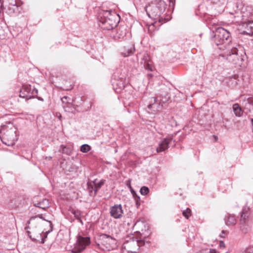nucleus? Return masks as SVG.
I'll use <instances>...</instances> for the list:
<instances>
[{
	"label": "nucleus",
	"mask_w": 253,
	"mask_h": 253,
	"mask_svg": "<svg viewBox=\"0 0 253 253\" xmlns=\"http://www.w3.org/2000/svg\"><path fill=\"white\" fill-rule=\"evenodd\" d=\"M104 182L105 180L103 179H101L99 181L95 179L93 181L95 193H97V191L103 185Z\"/></svg>",
	"instance_id": "nucleus-19"
},
{
	"label": "nucleus",
	"mask_w": 253,
	"mask_h": 253,
	"mask_svg": "<svg viewBox=\"0 0 253 253\" xmlns=\"http://www.w3.org/2000/svg\"><path fill=\"white\" fill-rule=\"evenodd\" d=\"M39 217H40L41 218H42V216H39Z\"/></svg>",
	"instance_id": "nucleus-37"
},
{
	"label": "nucleus",
	"mask_w": 253,
	"mask_h": 253,
	"mask_svg": "<svg viewBox=\"0 0 253 253\" xmlns=\"http://www.w3.org/2000/svg\"><path fill=\"white\" fill-rule=\"evenodd\" d=\"M72 213L74 215L75 217L83 224V221L81 219V216H82V212L79 210H73Z\"/></svg>",
	"instance_id": "nucleus-20"
},
{
	"label": "nucleus",
	"mask_w": 253,
	"mask_h": 253,
	"mask_svg": "<svg viewBox=\"0 0 253 253\" xmlns=\"http://www.w3.org/2000/svg\"><path fill=\"white\" fill-rule=\"evenodd\" d=\"M60 151L62 153L66 154L67 155H70L71 152V149L67 147L66 146H65L64 145L61 146V148H60Z\"/></svg>",
	"instance_id": "nucleus-21"
},
{
	"label": "nucleus",
	"mask_w": 253,
	"mask_h": 253,
	"mask_svg": "<svg viewBox=\"0 0 253 253\" xmlns=\"http://www.w3.org/2000/svg\"><path fill=\"white\" fill-rule=\"evenodd\" d=\"M35 218V217H32V218L31 219H31H32L33 218Z\"/></svg>",
	"instance_id": "nucleus-36"
},
{
	"label": "nucleus",
	"mask_w": 253,
	"mask_h": 253,
	"mask_svg": "<svg viewBox=\"0 0 253 253\" xmlns=\"http://www.w3.org/2000/svg\"><path fill=\"white\" fill-rule=\"evenodd\" d=\"M119 38H122V39H123V38H124L123 34H121V35H120V36H119Z\"/></svg>",
	"instance_id": "nucleus-31"
},
{
	"label": "nucleus",
	"mask_w": 253,
	"mask_h": 253,
	"mask_svg": "<svg viewBox=\"0 0 253 253\" xmlns=\"http://www.w3.org/2000/svg\"><path fill=\"white\" fill-rule=\"evenodd\" d=\"M90 244V238L89 237H78L75 247L72 250L73 253H80L85 249L87 246Z\"/></svg>",
	"instance_id": "nucleus-7"
},
{
	"label": "nucleus",
	"mask_w": 253,
	"mask_h": 253,
	"mask_svg": "<svg viewBox=\"0 0 253 253\" xmlns=\"http://www.w3.org/2000/svg\"><path fill=\"white\" fill-rule=\"evenodd\" d=\"M248 101V102L249 104L253 105V98H249Z\"/></svg>",
	"instance_id": "nucleus-30"
},
{
	"label": "nucleus",
	"mask_w": 253,
	"mask_h": 253,
	"mask_svg": "<svg viewBox=\"0 0 253 253\" xmlns=\"http://www.w3.org/2000/svg\"><path fill=\"white\" fill-rule=\"evenodd\" d=\"M28 235H29V236L31 238H32L31 236L30 235V232L29 231H28Z\"/></svg>",
	"instance_id": "nucleus-34"
},
{
	"label": "nucleus",
	"mask_w": 253,
	"mask_h": 253,
	"mask_svg": "<svg viewBox=\"0 0 253 253\" xmlns=\"http://www.w3.org/2000/svg\"><path fill=\"white\" fill-rule=\"evenodd\" d=\"M143 63L145 69L150 71H153L154 69L153 62L152 61L149 55L147 53H145L143 56Z\"/></svg>",
	"instance_id": "nucleus-12"
},
{
	"label": "nucleus",
	"mask_w": 253,
	"mask_h": 253,
	"mask_svg": "<svg viewBox=\"0 0 253 253\" xmlns=\"http://www.w3.org/2000/svg\"><path fill=\"white\" fill-rule=\"evenodd\" d=\"M8 129L4 132L1 140L3 143L8 146L13 145L14 141L17 139V128L12 124H9V125L4 126L3 129Z\"/></svg>",
	"instance_id": "nucleus-5"
},
{
	"label": "nucleus",
	"mask_w": 253,
	"mask_h": 253,
	"mask_svg": "<svg viewBox=\"0 0 253 253\" xmlns=\"http://www.w3.org/2000/svg\"><path fill=\"white\" fill-rule=\"evenodd\" d=\"M172 140L171 137H167L164 138L159 144V147H157L156 150L158 153L164 151L169 147L170 141Z\"/></svg>",
	"instance_id": "nucleus-13"
},
{
	"label": "nucleus",
	"mask_w": 253,
	"mask_h": 253,
	"mask_svg": "<svg viewBox=\"0 0 253 253\" xmlns=\"http://www.w3.org/2000/svg\"><path fill=\"white\" fill-rule=\"evenodd\" d=\"M149 32H152L154 31V23H152L151 25H149L148 27Z\"/></svg>",
	"instance_id": "nucleus-28"
},
{
	"label": "nucleus",
	"mask_w": 253,
	"mask_h": 253,
	"mask_svg": "<svg viewBox=\"0 0 253 253\" xmlns=\"http://www.w3.org/2000/svg\"><path fill=\"white\" fill-rule=\"evenodd\" d=\"M139 245L138 241L133 239L126 241L122 245V253H136Z\"/></svg>",
	"instance_id": "nucleus-9"
},
{
	"label": "nucleus",
	"mask_w": 253,
	"mask_h": 253,
	"mask_svg": "<svg viewBox=\"0 0 253 253\" xmlns=\"http://www.w3.org/2000/svg\"><path fill=\"white\" fill-rule=\"evenodd\" d=\"M249 211H250V208L247 206H244L243 208L242 212L241 213V214H245V215H248L249 216Z\"/></svg>",
	"instance_id": "nucleus-24"
},
{
	"label": "nucleus",
	"mask_w": 253,
	"mask_h": 253,
	"mask_svg": "<svg viewBox=\"0 0 253 253\" xmlns=\"http://www.w3.org/2000/svg\"><path fill=\"white\" fill-rule=\"evenodd\" d=\"M145 9L150 18L161 22V20L163 19L161 15L165 11L166 4L163 1H160L158 3H151L147 5Z\"/></svg>",
	"instance_id": "nucleus-3"
},
{
	"label": "nucleus",
	"mask_w": 253,
	"mask_h": 253,
	"mask_svg": "<svg viewBox=\"0 0 253 253\" xmlns=\"http://www.w3.org/2000/svg\"><path fill=\"white\" fill-rule=\"evenodd\" d=\"M149 190L147 187L143 186L140 190V193L143 195H146L149 193Z\"/></svg>",
	"instance_id": "nucleus-23"
},
{
	"label": "nucleus",
	"mask_w": 253,
	"mask_h": 253,
	"mask_svg": "<svg viewBox=\"0 0 253 253\" xmlns=\"http://www.w3.org/2000/svg\"><path fill=\"white\" fill-rule=\"evenodd\" d=\"M225 222L227 225H234L236 223V219L233 215H229L225 218Z\"/></svg>",
	"instance_id": "nucleus-17"
},
{
	"label": "nucleus",
	"mask_w": 253,
	"mask_h": 253,
	"mask_svg": "<svg viewBox=\"0 0 253 253\" xmlns=\"http://www.w3.org/2000/svg\"><path fill=\"white\" fill-rule=\"evenodd\" d=\"M182 214L186 218H188L191 215V210L189 208H187L186 210L183 211Z\"/></svg>",
	"instance_id": "nucleus-25"
},
{
	"label": "nucleus",
	"mask_w": 253,
	"mask_h": 253,
	"mask_svg": "<svg viewBox=\"0 0 253 253\" xmlns=\"http://www.w3.org/2000/svg\"><path fill=\"white\" fill-rule=\"evenodd\" d=\"M228 49L224 52V56H226V59L230 63L238 66H241L243 58L238 55V50L236 47H227Z\"/></svg>",
	"instance_id": "nucleus-6"
},
{
	"label": "nucleus",
	"mask_w": 253,
	"mask_h": 253,
	"mask_svg": "<svg viewBox=\"0 0 253 253\" xmlns=\"http://www.w3.org/2000/svg\"><path fill=\"white\" fill-rule=\"evenodd\" d=\"M110 215L115 219L120 218L123 214L122 207L120 204L115 205L110 208Z\"/></svg>",
	"instance_id": "nucleus-11"
},
{
	"label": "nucleus",
	"mask_w": 253,
	"mask_h": 253,
	"mask_svg": "<svg viewBox=\"0 0 253 253\" xmlns=\"http://www.w3.org/2000/svg\"><path fill=\"white\" fill-rule=\"evenodd\" d=\"M116 240L107 234L100 235L98 243H96L95 247L102 250H110L115 247Z\"/></svg>",
	"instance_id": "nucleus-4"
},
{
	"label": "nucleus",
	"mask_w": 253,
	"mask_h": 253,
	"mask_svg": "<svg viewBox=\"0 0 253 253\" xmlns=\"http://www.w3.org/2000/svg\"><path fill=\"white\" fill-rule=\"evenodd\" d=\"M248 218V215L241 214V218L240 219V228L244 233H247L248 232V228L245 227V226L247 223Z\"/></svg>",
	"instance_id": "nucleus-14"
},
{
	"label": "nucleus",
	"mask_w": 253,
	"mask_h": 253,
	"mask_svg": "<svg viewBox=\"0 0 253 253\" xmlns=\"http://www.w3.org/2000/svg\"><path fill=\"white\" fill-rule=\"evenodd\" d=\"M227 232L226 231L222 230L221 234L220 235V236L221 238H225Z\"/></svg>",
	"instance_id": "nucleus-29"
},
{
	"label": "nucleus",
	"mask_w": 253,
	"mask_h": 253,
	"mask_svg": "<svg viewBox=\"0 0 253 253\" xmlns=\"http://www.w3.org/2000/svg\"><path fill=\"white\" fill-rule=\"evenodd\" d=\"M36 207H39L43 210H45L49 207V202L47 199H43L42 201L37 204H35Z\"/></svg>",
	"instance_id": "nucleus-16"
},
{
	"label": "nucleus",
	"mask_w": 253,
	"mask_h": 253,
	"mask_svg": "<svg viewBox=\"0 0 253 253\" xmlns=\"http://www.w3.org/2000/svg\"><path fill=\"white\" fill-rule=\"evenodd\" d=\"M215 20L211 21L209 24L210 28L215 34L214 35V42L216 45L220 46L218 48L221 50H224V47L227 48L226 46H229V42H231L230 33L225 29L218 27L213 29V27L215 25Z\"/></svg>",
	"instance_id": "nucleus-1"
},
{
	"label": "nucleus",
	"mask_w": 253,
	"mask_h": 253,
	"mask_svg": "<svg viewBox=\"0 0 253 253\" xmlns=\"http://www.w3.org/2000/svg\"><path fill=\"white\" fill-rule=\"evenodd\" d=\"M245 253H253V246H250L246 248L244 251Z\"/></svg>",
	"instance_id": "nucleus-27"
},
{
	"label": "nucleus",
	"mask_w": 253,
	"mask_h": 253,
	"mask_svg": "<svg viewBox=\"0 0 253 253\" xmlns=\"http://www.w3.org/2000/svg\"><path fill=\"white\" fill-rule=\"evenodd\" d=\"M152 105V104H149V105L148 106V108H150L151 107Z\"/></svg>",
	"instance_id": "nucleus-33"
},
{
	"label": "nucleus",
	"mask_w": 253,
	"mask_h": 253,
	"mask_svg": "<svg viewBox=\"0 0 253 253\" xmlns=\"http://www.w3.org/2000/svg\"><path fill=\"white\" fill-rule=\"evenodd\" d=\"M33 240H36L35 239H32Z\"/></svg>",
	"instance_id": "nucleus-38"
},
{
	"label": "nucleus",
	"mask_w": 253,
	"mask_h": 253,
	"mask_svg": "<svg viewBox=\"0 0 253 253\" xmlns=\"http://www.w3.org/2000/svg\"><path fill=\"white\" fill-rule=\"evenodd\" d=\"M157 99H158L157 98H155V97L154 98V100L155 102H157Z\"/></svg>",
	"instance_id": "nucleus-32"
},
{
	"label": "nucleus",
	"mask_w": 253,
	"mask_h": 253,
	"mask_svg": "<svg viewBox=\"0 0 253 253\" xmlns=\"http://www.w3.org/2000/svg\"><path fill=\"white\" fill-rule=\"evenodd\" d=\"M134 51V46L133 44H131L130 46L126 47L123 51L122 52V54L125 56L127 57L133 54Z\"/></svg>",
	"instance_id": "nucleus-15"
},
{
	"label": "nucleus",
	"mask_w": 253,
	"mask_h": 253,
	"mask_svg": "<svg viewBox=\"0 0 253 253\" xmlns=\"http://www.w3.org/2000/svg\"><path fill=\"white\" fill-rule=\"evenodd\" d=\"M38 90L30 84H23L20 89L19 96L30 99L37 96Z\"/></svg>",
	"instance_id": "nucleus-8"
},
{
	"label": "nucleus",
	"mask_w": 253,
	"mask_h": 253,
	"mask_svg": "<svg viewBox=\"0 0 253 253\" xmlns=\"http://www.w3.org/2000/svg\"><path fill=\"white\" fill-rule=\"evenodd\" d=\"M30 220H29V221L27 222V223H28V224H30Z\"/></svg>",
	"instance_id": "nucleus-35"
},
{
	"label": "nucleus",
	"mask_w": 253,
	"mask_h": 253,
	"mask_svg": "<svg viewBox=\"0 0 253 253\" xmlns=\"http://www.w3.org/2000/svg\"><path fill=\"white\" fill-rule=\"evenodd\" d=\"M247 15H242V20L239 21L240 29L242 30V33L244 35H252L253 34V21L246 19Z\"/></svg>",
	"instance_id": "nucleus-10"
},
{
	"label": "nucleus",
	"mask_w": 253,
	"mask_h": 253,
	"mask_svg": "<svg viewBox=\"0 0 253 253\" xmlns=\"http://www.w3.org/2000/svg\"><path fill=\"white\" fill-rule=\"evenodd\" d=\"M50 231H46L44 233H43L42 234H41V237H42V241H41V243L42 244H43L45 242V239L47 237V234L49 232H50Z\"/></svg>",
	"instance_id": "nucleus-26"
},
{
	"label": "nucleus",
	"mask_w": 253,
	"mask_h": 253,
	"mask_svg": "<svg viewBox=\"0 0 253 253\" xmlns=\"http://www.w3.org/2000/svg\"><path fill=\"white\" fill-rule=\"evenodd\" d=\"M119 15L114 11L106 10L98 17L99 27L105 30H110L116 27L119 22Z\"/></svg>",
	"instance_id": "nucleus-2"
},
{
	"label": "nucleus",
	"mask_w": 253,
	"mask_h": 253,
	"mask_svg": "<svg viewBox=\"0 0 253 253\" xmlns=\"http://www.w3.org/2000/svg\"><path fill=\"white\" fill-rule=\"evenodd\" d=\"M233 110L236 116L240 117L243 114L242 110L237 103L233 105Z\"/></svg>",
	"instance_id": "nucleus-18"
},
{
	"label": "nucleus",
	"mask_w": 253,
	"mask_h": 253,
	"mask_svg": "<svg viewBox=\"0 0 253 253\" xmlns=\"http://www.w3.org/2000/svg\"><path fill=\"white\" fill-rule=\"evenodd\" d=\"M90 150V147L87 144L82 145L81 147L80 150L83 153H87Z\"/></svg>",
	"instance_id": "nucleus-22"
}]
</instances>
